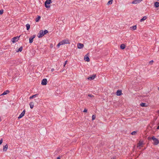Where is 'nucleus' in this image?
I'll return each mask as SVG.
<instances>
[{"mask_svg": "<svg viewBox=\"0 0 159 159\" xmlns=\"http://www.w3.org/2000/svg\"><path fill=\"white\" fill-rule=\"evenodd\" d=\"M48 33V31L47 30H41L40 31L39 33L38 34L37 36L39 38H41L43 37L45 34H46Z\"/></svg>", "mask_w": 159, "mask_h": 159, "instance_id": "f257e3e1", "label": "nucleus"}, {"mask_svg": "<svg viewBox=\"0 0 159 159\" xmlns=\"http://www.w3.org/2000/svg\"><path fill=\"white\" fill-rule=\"evenodd\" d=\"M52 3V0H46L44 3V5L46 8H49L50 6L49 4Z\"/></svg>", "mask_w": 159, "mask_h": 159, "instance_id": "f03ea898", "label": "nucleus"}, {"mask_svg": "<svg viewBox=\"0 0 159 159\" xmlns=\"http://www.w3.org/2000/svg\"><path fill=\"white\" fill-rule=\"evenodd\" d=\"M152 139L154 141L153 144L155 145H157L159 143L158 140L154 136L152 137Z\"/></svg>", "mask_w": 159, "mask_h": 159, "instance_id": "7ed1b4c3", "label": "nucleus"}, {"mask_svg": "<svg viewBox=\"0 0 159 159\" xmlns=\"http://www.w3.org/2000/svg\"><path fill=\"white\" fill-rule=\"evenodd\" d=\"M20 35L19 36H16L15 37H14L13 38L11 39V41L13 43H14L18 41L20 37Z\"/></svg>", "mask_w": 159, "mask_h": 159, "instance_id": "20e7f679", "label": "nucleus"}, {"mask_svg": "<svg viewBox=\"0 0 159 159\" xmlns=\"http://www.w3.org/2000/svg\"><path fill=\"white\" fill-rule=\"evenodd\" d=\"M47 80L46 79H43L41 82V84L43 85H45L47 84Z\"/></svg>", "mask_w": 159, "mask_h": 159, "instance_id": "39448f33", "label": "nucleus"}, {"mask_svg": "<svg viewBox=\"0 0 159 159\" xmlns=\"http://www.w3.org/2000/svg\"><path fill=\"white\" fill-rule=\"evenodd\" d=\"M25 110H24L22 112L21 114L20 115L19 117H18V119H19L21 118H22L24 115L25 113Z\"/></svg>", "mask_w": 159, "mask_h": 159, "instance_id": "423d86ee", "label": "nucleus"}, {"mask_svg": "<svg viewBox=\"0 0 159 159\" xmlns=\"http://www.w3.org/2000/svg\"><path fill=\"white\" fill-rule=\"evenodd\" d=\"M96 76V75H91L88 78V79L90 80H93L94 79Z\"/></svg>", "mask_w": 159, "mask_h": 159, "instance_id": "0eeeda50", "label": "nucleus"}, {"mask_svg": "<svg viewBox=\"0 0 159 159\" xmlns=\"http://www.w3.org/2000/svg\"><path fill=\"white\" fill-rule=\"evenodd\" d=\"M61 43H62V45L65 44L69 43V41L68 40L64 39L61 41Z\"/></svg>", "mask_w": 159, "mask_h": 159, "instance_id": "6e6552de", "label": "nucleus"}, {"mask_svg": "<svg viewBox=\"0 0 159 159\" xmlns=\"http://www.w3.org/2000/svg\"><path fill=\"white\" fill-rule=\"evenodd\" d=\"M141 2L140 0H135L133 1L132 3L134 4H137Z\"/></svg>", "mask_w": 159, "mask_h": 159, "instance_id": "1a4fd4ad", "label": "nucleus"}, {"mask_svg": "<svg viewBox=\"0 0 159 159\" xmlns=\"http://www.w3.org/2000/svg\"><path fill=\"white\" fill-rule=\"evenodd\" d=\"M141 2L140 0H135L133 1L132 3L134 4H137Z\"/></svg>", "mask_w": 159, "mask_h": 159, "instance_id": "9d476101", "label": "nucleus"}, {"mask_svg": "<svg viewBox=\"0 0 159 159\" xmlns=\"http://www.w3.org/2000/svg\"><path fill=\"white\" fill-rule=\"evenodd\" d=\"M8 146L7 144H6L5 146H3V151L6 152L8 148Z\"/></svg>", "mask_w": 159, "mask_h": 159, "instance_id": "9b49d317", "label": "nucleus"}, {"mask_svg": "<svg viewBox=\"0 0 159 159\" xmlns=\"http://www.w3.org/2000/svg\"><path fill=\"white\" fill-rule=\"evenodd\" d=\"M84 60L86 61L89 62L90 61V59L89 57L87 56V55H86L84 57Z\"/></svg>", "mask_w": 159, "mask_h": 159, "instance_id": "f8f14e48", "label": "nucleus"}, {"mask_svg": "<svg viewBox=\"0 0 159 159\" xmlns=\"http://www.w3.org/2000/svg\"><path fill=\"white\" fill-rule=\"evenodd\" d=\"M122 91L121 90H118L116 92V94L117 96H120L121 95Z\"/></svg>", "mask_w": 159, "mask_h": 159, "instance_id": "ddd939ff", "label": "nucleus"}, {"mask_svg": "<svg viewBox=\"0 0 159 159\" xmlns=\"http://www.w3.org/2000/svg\"><path fill=\"white\" fill-rule=\"evenodd\" d=\"M143 144V142L140 141L139 143L138 144V145L137 146V147H139L140 146H141Z\"/></svg>", "mask_w": 159, "mask_h": 159, "instance_id": "4468645a", "label": "nucleus"}, {"mask_svg": "<svg viewBox=\"0 0 159 159\" xmlns=\"http://www.w3.org/2000/svg\"><path fill=\"white\" fill-rule=\"evenodd\" d=\"M30 106V108L31 109H32L34 106V102H31L29 104Z\"/></svg>", "mask_w": 159, "mask_h": 159, "instance_id": "2eb2a0df", "label": "nucleus"}, {"mask_svg": "<svg viewBox=\"0 0 159 159\" xmlns=\"http://www.w3.org/2000/svg\"><path fill=\"white\" fill-rule=\"evenodd\" d=\"M10 92V91L9 90H7L4 91L2 94V95H6Z\"/></svg>", "mask_w": 159, "mask_h": 159, "instance_id": "dca6fc26", "label": "nucleus"}, {"mask_svg": "<svg viewBox=\"0 0 159 159\" xmlns=\"http://www.w3.org/2000/svg\"><path fill=\"white\" fill-rule=\"evenodd\" d=\"M154 6L156 7H159V2H156L154 3Z\"/></svg>", "mask_w": 159, "mask_h": 159, "instance_id": "f3484780", "label": "nucleus"}, {"mask_svg": "<svg viewBox=\"0 0 159 159\" xmlns=\"http://www.w3.org/2000/svg\"><path fill=\"white\" fill-rule=\"evenodd\" d=\"M23 49V47H20L17 50H16V52H21L22 51Z\"/></svg>", "mask_w": 159, "mask_h": 159, "instance_id": "a211bd4d", "label": "nucleus"}, {"mask_svg": "<svg viewBox=\"0 0 159 159\" xmlns=\"http://www.w3.org/2000/svg\"><path fill=\"white\" fill-rule=\"evenodd\" d=\"M140 105L142 107H146L147 106V105L146 103H141L140 104Z\"/></svg>", "mask_w": 159, "mask_h": 159, "instance_id": "6ab92c4d", "label": "nucleus"}, {"mask_svg": "<svg viewBox=\"0 0 159 159\" xmlns=\"http://www.w3.org/2000/svg\"><path fill=\"white\" fill-rule=\"evenodd\" d=\"M137 27L136 25H134V26L131 27L130 29L132 30H135L136 29Z\"/></svg>", "mask_w": 159, "mask_h": 159, "instance_id": "aec40b11", "label": "nucleus"}, {"mask_svg": "<svg viewBox=\"0 0 159 159\" xmlns=\"http://www.w3.org/2000/svg\"><path fill=\"white\" fill-rule=\"evenodd\" d=\"M40 18L41 16H38L35 19V21L37 22L39 21Z\"/></svg>", "mask_w": 159, "mask_h": 159, "instance_id": "412c9836", "label": "nucleus"}, {"mask_svg": "<svg viewBox=\"0 0 159 159\" xmlns=\"http://www.w3.org/2000/svg\"><path fill=\"white\" fill-rule=\"evenodd\" d=\"M39 95L38 94H36L35 95H32V96H30V99H31L33 98H35L36 97V96L37 95Z\"/></svg>", "mask_w": 159, "mask_h": 159, "instance_id": "4be33fe9", "label": "nucleus"}, {"mask_svg": "<svg viewBox=\"0 0 159 159\" xmlns=\"http://www.w3.org/2000/svg\"><path fill=\"white\" fill-rule=\"evenodd\" d=\"M147 18V17H146V16H144L143 17V18H142L140 20V21L141 22H142V21H143L146 20Z\"/></svg>", "mask_w": 159, "mask_h": 159, "instance_id": "5701e85b", "label": "nucleus"}, {"mask_svg": "<svg viewBox=\"0 0 159 159\" xmlns=\"http://www.w3.org/2000/svg\"><path fill=\"white\" fill-rule=\"evenodd\" d=\"M26 29L27 30H28L30 28V25L29 24H27L26 25Z\"/></svg>", "mask_w": 159, "mask_h": 159, "instance_id": "b1692460", "label": "nucleus"}, {"mask_svg": "<svg viewBox=\"0 0 159 159\" xmlns=\"http://www.w3.org/2000/svg\"><path fill=\"white\" fill-rule=\"evenodd\" d=\"M113 1V0H110L107 3V5H111L112 4Z\"/></svg>", "mask_w": 159, "mask_h": 159, "instance_id": "393cba45", "label": "nucleus"}, {"mask_svg": "<svg viewBox=\"0 0 159 159\" xmlns=\"http://www.w3.org/2000/svg\"><path fill=\"white\" fill-rule=\"evenodd\" d=\"M120 48L122 49H124L125 48V46L124 44H121L120 46Z\"/></svg>", "mask_w": 159, "mask_h": 159, "instance_id": "a878e982", "label": "nucleus"}, {"mask_svg": "<svg viewBox=\"0 0 159 159\" xmlns=\"http://www.w3.org/2000/svg\"><path fill=\"white\" fill-rule=\"evenodd\" d=\"M33 39H32V38L30 37L29 38V43H31L33 42Z\"/></svg>", "mask_w": 159, "mask_h": 159, "instance_id": "bb28decb", "label": "nucleus"}, {"mask_svg": "<svg viewBox=\"0 0 159 159\" xmlns=\"http://www.w3.org/2000/svg\"><path fill=\"white\" fill-rule=\"evenodd\" d=\"M62 43H61V42H60L57 45V47L58 48H59V46L61 45H62Z\"/></svg>", "mask_w": 159, "mask_h": 159, "instance_id": "cd10ccee", "label": "nucleus"}, {"mask_svg": "<svg viewBox=\"0 0 159 159\" xmlns=\"http://www.w3.org/2000/svg\"><path fill=\"white\" fill-rule=\"evenodd\" d=\"M136 134V132L135 131H133L131 133V134L132 135H135Z\"/></svg>", "mask_w": 159, "mask_h": 159, "instance_id": "c85d7f7f", "label": "nucleus"}, {"mask_svg": "<svg viewBox=\"0 0 159 159\" xmlns=\"http://www.w3.org/2000/svg\"><path fill=\"white\" fill-rule=\"evenodd\" d=\"M96 118V116L94 115H93L92 116V120H94Z\"/></svg>", "mask_w": 159, "mask_h": 159, "instance_id": "c756f323", "label": "nucleus"}, {"mask_svg": "<svg viewBox=\"0 0 159 159\" xmlns=\"http://www.w3.org/2000/svg\"><path fill=\"white\" fill-rule=\"evenodd\" d=\"M3 12V10L2 9L0 10V15H2Z\"/></svg>", "mask_w": 159, "mask_h": 159, "instance_id": "7c9ffc66", "label": "nucleus"}, {"mask_svg": "<svg viewBox=\"0 0 159 159\" xmlns=\"http://www.w3.org/2000/svg\"><path fill=\"white\" fill-rule=\"evenodd\" d=\"M84 44L80 43V49L83 48L84 47Z\"/></svg>", "mask_w": 159, "mask_h": 159, "instance_id": "2f4dec72", "label": "nucleus"}, {"mask_svg": "<svg viewBox=\"0 0 159 159\" xmlns=\"http://www.w3.org/2000/svg\"><path fill=\"white\" fill-rule=\"evenodd\" d=\"M2 142H3V139H2L0 140V145L2 144Z\"/></svg>", "mask_w": 159, "mask_h": 159, "instance_id": "473e14b6", "label": "nucleus"}, {"mask_svg": "<svg viewBox=\"0 0 159 159\" xmlns=\"http://www.w3.org/2000/svg\"><path fill=\"white\" fill-rule=\"evenodd\" d=\"M36 36H35V35H33L32 36H31V38H32V39H33L35 38Z\"/></svg>", "mask_w": 159, "mask_h": 159, "instance_id": "72a5a7b5", "label": "nucleus"}, {"mask_svg": "<svg viewBox=\"0 0 159 159\" xmlns=\"http://www.w3.org/2000/svg\"><path fill=\"white\" fill-rule=\"evenodd\" d=\"M87 109H85L84 110L83 112H87Z\"/></svg>", "mask_w": 159, "mask_h": 159, "instance_id": "f704fd0d", "label": "nucleus"}, {"mask_svg": "<svg viewBox=\"0 0 159 159\" xmlns=\"http://www.w3.org/2000/svg\"><path fill=\"white\" fill-rule=\"evenodd\" d=\"M77 47L78 48L80 49V43H78L77 44Z\"/></svg>", "mask_w": 159, "mask_h": 159, "instance_id": "c9c22d12", "label": "nucleus"}, {"mask_svg": "<svg viewBox=\"0 0 159 159\" xmlns=\"http://www.w3.org/2000/svg\"><path fill=\"white\" fill-rule=\"evenodd\" d=\"M88 96L90 97H93V96L92 95H91L90 94H89L88 95Z\"/></svg>", "mask_w": 159, "mask_h": 159, "instance_id": "e433bc0d", "label": "nucleus"}, {"mask_svg": "<svg viewBox=\"0 0 159 159\" xmlns=\"http://www.w3.org/2000/svg\"><path fill=\"white\" fill-rule=\"evenodd\" d=\"M153 61L152 60L150 61L149 63L150 64H152L153 63Z\"/></svg>", "mask_w": 159, "mask_h": 159, "instance_id": "4c0bfd02", "label": "nucleus"}, {"mask_svg": "<svg viewBox=\"0 0 159 159\" xmlns=\"http://www.w3.org/2000/svg\"><path fill=\"white\" fill-rule=\"evenodd\" d=\"M67 61H66L65 62V63L64 64V66H65L66 65V63H67Z\"/></svg>", "mask_w": 159, "mask_h": 159, "instance_id": "58836bf2", "label": "nucleus"}, {"mask_svg": "<svg viewBox=\"0 0 159 159\" xmlns=\"http://www.w3.org/2000/svg\"><path fill=\"white\" fill-rule=\"evenodd\" d=\"M54 70V68H52L51 70V71L52 72H53Z\"/></svg>", "mask_w": 159, "mask_h": 159, "instance_id": "ea45409f", "label": "nucleus"}, {"mask_svg": "<svg viewBox=\"0 0 159 159\" xmlns=\"http://www.w3.org/2000/svg\"><path fill=\"white\" fill-rule=\"evenodd\" d=\"M57 159H60V157H57Z\"/></svg>", "mask_w": 159, "mask_h": 159, "instance_id": "a19ab883", "label": "nucleus"}, {"mask_svg": "<svg viewBox=\"0 0 159 159\" xmlns=\"http://www.w3.org/2000/svg\"><path fill=\"white\" fill-rule=\"evenodd\" d=\"M148 139H152V138H151V137H148Z\"/></svg>", "mask_w": 159, "mask_h": 159, "instance_id": "79ce46f5", "label": "nucleus"}, {"mask_svg": "<svg viewBox=\"0 0 159 159\" xmlns=\"http://www.w3.org/2000/svg\"><path fill=\"white\" fill-rule=\"evenodd\" d=\"M157 129H159V125L157 126Z\"/></svg>", "mask_w": 159, "mask_h": 159, "instance_id": "37998d69", "label": "nucleus"}, {"mask_svg": "<svg viewBox=\"0 0 159 159\" xmlns=\"http://www.w3.org/2000/svg\"><path fill=\"white\" fill-rule=\"evenodd\" d=\"M63 71H64V70H61V72H63Z\"/></svg>", "mask_w": 159, "mask_h": 159, "instance_id": "c03bdc74", "label": "nucleus"}, {"mask_svg": "<svg viewBox=\"0 0 159 159\" xmlns=\"http://www.w3.org/2000/svg\"><path fill=\"white\" fill-rule=\"evenodd\" d=\"M157 113L159 114V110L157 111Z\"/></svg>", "mask_w": 159, "mask_h": 159, "instance_id": "a18cd8bd", "label": "nucleus"}, {"mask_svg": "<svg viewBox=\"0 0 159 159\" xmlns=\"http://www.w3.org/2000/svg\"><path fill=\"white\" fill-rule=\"evenodd\" d=\"M158 90L159 91V87L158 88Z\"/></svg>", "mask_w": 159, "mask_h": 159, "instance_id": "49530a36", "label": "nucleus"}, {"mask_svg": "<svg viewBox=\"0 0 159 159\" xmlns=\"http://www.w3.org/2000/svg\"><path fill=\"white\" fill-rule=\"evenodd\" d=\"M159 2V0H157Z\"/></svg>", "mask_w": 159, "mask_h": 159, "instance_id": "de8ad7c7", "label": "nucleus"}, {"mask_svg": "<svg viewBox=\"0 0 159 159\" xmlns=\"http://www.w3.org/2000/svg\"><path fill=\"white\" fill-rule=\"evenodd\" d=\"M141 1H142L143 0H140Z\"/></svg>", "mask_w": 159, "mask_h": 159, "instance_id": "09e8293b", "label": "nucleus"}]
</instances>
